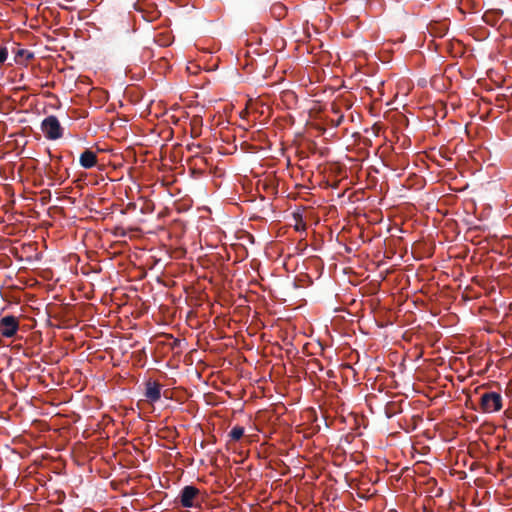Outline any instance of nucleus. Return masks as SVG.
<instances>
[{"label": "nucleus", "instance_id": "obj_1", "mask_svg": "<svg viewBox=\"0 0 512 512\" xmlns=\"http://www.w3.org/2000/svg\"><path fill=\"white\" fill-rule=\"evenodd\" d=\"M177 501L184 508H200L202 502L201 492L195 486H184L177 497Z\"/></svg>", "mask_w": 512, "mask_h": 512}, {"label": "nucleus", "instance_id": "obj_2", "mask_svg": "<svg viewBox=\"0 0 512 512\" xmlns=\"http://www.w3.org/2000/svg\"><path fill=\"white\" fill-rule=\"evenodd\" d=\"M41 130L48 140H57L63 137L64 128L58 118L50 115L41 122Z\"/></svg>", "mask_w": 512, "mask_h": 512}, {"label": "nucleus", "instance_id": "obj_3", "mask_svg": "<svg viewBox=\"0 0 512 512\" xmlns=\"http://www.w3.org/2000/svg\"><path fill=\"white\" fill-rule=\"evenodd\" d=\"M480 406L485 413L497 412L502 408V396L497 392H484L480 396Z\"/></svg>", "mask_w": 512, "mask_h": 512}, {"label": "nucleus", "instance_id": "obj_4", "mask_svg": "<svg viewBox=\"0 0 512 512\" xmlns=\"http://www.w3.org/2000/svg\"><path fill=\"white\" fill-rule=\"evenodd\" d=\"M19 329V320L16 316L6 315L0 319V334L4 337H13Z\"/></svg>", "mask_w": 512, "mask_h": 512}, {"label": "nucleus", "instance_id": "obj_5", "mask_svg": "<svg viewBox=\"0 0 512 512\" xmlns=\"http://www.w3.org/2000/svg\"><path fill=\"white\" fill-rule=\"evenodd\" d=\"M398 358L401 357L400 365L404 368H409L411 370H418L424 366V363L427 362V359H422L423 354H393Z\"/></svg>", "mask_w": 512, "mask_h": 512}, {"label": "nucleus", "instance_id": "obj_6", "mask_svg": "<svg viewBox=\"0 0 512 512\" xmlns=\"http://www.w3.org/2000/svg\"><path fill=\"white\" fill-rule=\"evenodd\" d=\"M162 385L156 381L149 379L145 382L144 396L150 403H156L161 398Z\"/></svg>", "mask_w": 512, "mask_h": 512}, {"label": "nucleus", "instance_id": "obj_7", "mask_svg": "<svg viewBox=\"0 0 512 512\" xmlns=\"http://www.w3.org/2000/svg\"><path fill=\"white\" fill-rule=\"evenodd\" d=\"M80 165L85 169H90L97 164V155L93 151L86 149L79 158Z\"/></svg>", "mask_w": 512, "mask_h": 512}, {"label": "nucleus", "instance_id": "obj_8", "mask_svg": "<svg viewBox=\"0 0 512 512\" xmlns=\"http://www.w3.org/2000/svg\"><path fill=\"white\" fill-rule=\"evenodd\" d=\"M14 53L15 62L18 64H25L34 58V53L27 49L18 48Z\"/></svg>", "mask_w": 512, "mask_h": 512}, {"label": "nucleus", "instance_id": "obj_9", "mask_svg": "<svg viewBox=\"0 0 512 512\" xmlns=\"http://www.w3.org/2000/svg\"><path fill=\"white\" fill-rule=\"evenodd\" d=\"M244 435V428L241 427V426H235L231 429V431L229 432V437L231 438V440L233 441H238L242 438V436Z\"/></svg>", "mask_w": 512, "mask_h": 512}, {"label": "nucleus", "instance_id": "obj_10", "mask_svg": "<svg viewBox=\"0 0 512 512\" xmlns=\"http://www.w3.org/2000/svg\"><path fill=\"white\" fill-rule=\"evenodd\" d=\"M167 345L171 349L181 348V340L170 338L169 342L167 343Z\"/></svg>", "mask_w": 512, "mask_h": 512}, {"label": "nucleus", "instance_id": "obj_11", "mask_svg": "<svg viewBox=\"0 0 512 512\" xmlns=\"http://www.w3.org/2000/svg\"><path fill=\"white\" fill-rule=\"evenodd\" d=\"M8 51L7 48L0 46V64L4 63L7 59Z\"/></svg>", "mask_w": 512, "mask_h": 512}, {"label": "nucleus", "instance_id": "obj_12", "mask_svg": "<svg viewBox=\"0 0 512 512\" xmlns=\"http://www.w3.org/2000/svg\"><path fill=\"white\" fill-rule=\"evenodd\" d=\"M343 119H344V116L343 115H338L336 119H332L331 122L332 124L335 126V127H338L341 125V123L343 122Z\"/></svg>", "mask_w": 512, "mask_h": 512}, {"label": "nucleus", "instance_id": "obj_13", "mask_svg": "<svg viewBox=\"0 0 512 512\" xmlns=\"http://www.w3.org/2000/svg\"><path fill=\"white\" fill-rule=\"evenodd\" d=\"M165 366L174 369L178 367V362L174 360H169L168 362H166Z\"/></svg>", "mask_w": 512, "mask_h": 512}, {"label": "nucleus", "instance_id": "obj_14", "mask_svg": "<svg viewBox=\"0 0 512 512\" xmlns=\"http://www.w3.org/2000/svg\"><path fill=\"white\" fill-rule=\"evenodd\" d=\"M183 361H184V363H186L188 365L192 364V359H191L190 354H185Z\"/></svg>", "mask_w": 512, "mask_h": 512}, {"label": "nucleus", "instance_id": "obj_15", "mask_svg": "<svg viewBox=\"0 0 512 512\" xmlns=\"http://www.w3.org/2000/svg\"><path fill=\"white\" fill-rule=\"evenodd\" d=\"M431 362H432L433 364H435V365H442V364H443V359H442V358H440V357H438V358H436V359H434V360H431Z\"/></svg>", "mask_w": 512, "mask_h": 512}, {"label": "nucleus", "instance_id": "obj_16", "mask_svg": "<svg viewBox=\"0 0 512 512\" xmlns=\"http://www.w3.org/2000/svg\"><path fill=\"white\" fill-rule=\"evenodd\" d=\"M33 354H28V353H25L24 356L26 357H30L32 356ZM35 356H40V359L43 360L45 354H34Z\"/></svg>", "mask_w": 512, "mask_h": 512}, {"label": "nucleus", "instance_id": "obj_17", "mask_svg": "<svg viewBox=\"0 0 512 512\" xmlns=\"http://www.w3.org/2000/svg\"><path fill=\"white\" fill-rule=\"evenodd\" d=\"M99 360H104L105 359V356H102V355H99Z\"/></svg>", "mask_w": 512, "mask_h": 512}, {"label": "nucleus", "instance_id": "obj_18", "mask_svg": "<svg viewBox=\"0 0 512 512\" xmlns=\"http://www.w3.org/2000/svg\"><path fill=\"white\" fill-rule=\"evenodd\" d=\"M356 355H357V362L356 363H358L359 359H360V356H359V354H356Z\"/></svg>", "mask_w": 512, "mask_h": 512}, {"label": "nucleus", "instance_id": "obj_19", "mask_svg": "<svg viewBox=\"0 0 512 512\" xmlns=\"http://www.w3.org/2000/svg\"><path fill=\"white\" fill-rule=\"evenodd\" d=\"M5 359L9 362L10 361V358H7L5 354H3Z\"/></svg>", "mask_w": 512, "mask_h": 512}]
</instances>
